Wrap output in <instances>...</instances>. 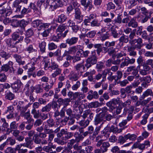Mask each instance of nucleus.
<instances>
[{"mask_svg": "<svg viewBox=\"0 0 153 153\" xmlns=\"http://www.w3.org/2000/svg\"><path fill=\"white\" fill-rule=\"evenodd\" d=\"M70 101V100L69 98H65L63 99L60 98L58 99L57 102L60 105L64 104L65 106L68 105Z\"/></svg>", "mask_w": 153, "mask_h": 153, "instance_id": "26", "label": "nucleus"}, {"mask_svg": "<svg viewBox=\"0 0 153 153\" xmlns=\"http://www.w3.org/2000/svg\"><path fill=\"white\" fill-rule=\"evenodd\" d=\"M25 140L26 143H23L24 144L25 147L31 149V146L32 145V140L31 138L29 137H27L25 138Z\"/></svg>", "mask_w": 153, "mask_h": 153, "instance_id": "29", "label": "nucleus"}, {"mask_svg": "<svg viewBox=\"0 0 153 153\" xmlns=\"http://www.w3.org/2000/svg\"><path fill=\"white\" fill-rule=\"evenodd\" d=\"M109 128V132H112L114 133H120L123 130L122 128L118 129L117 127H115L114 126H112Z\"/></svg>", "mask_w": 153, "mask_h": 153, "instance_id": "35", "label": "nucleus"}, {"mask_svg": "<svg viewBox=\"0 0 153 153\" xmlns=\"http://www.w3.org/2000/svg\"><path fill=\"white\" fill-rule=\"evenodd\" d=\"M137 137V136L134 134H125L123 136H120L118 140V143L121 145L124 143L128 139L131 140H135Z\"/></svg>", "mask_w": 153, "mask_h": 153, "instance_id": "2", "label": "nucleus"}, {"mask_svg": "<svg viewBox=\"0 0 153 153\" xmlns=\"http://www.w3.org/2000/svg\"><path fill=\"white\" fill-rule=\"evenodd\" d=\"M31 88L34 90V89L36 93L39 94L41 92H42L43 91V89L41 87V85L40 84H38L36 85L35 87L33 86H31Z\"/></svg>", "mask_w": 153, "mask_h": 153, "instance_id": "36", "label": "nucleus"}, {"mask_svg": "<svg viewBox=\"0 0 153 153\" xmlns=\"http://www.w3.org/2000/svg\"><path fill=\"white\" fill-rule=\"evenodd\" d=\"M11 13V12L9 10H0V20L4 19L7 16H9Z\"/></svg>", "mask_w": 153, "mask_h": 153, "instance_id": "15", "label": "nucleus"}, {"mask_svg": "<svg viewBox=\"0 0 153 153\" xmlns=\"http://www.w3.org/2000/svg\"><path fill=\"white\" fill-rule=\"evenodd\" d=\"M114 2L117 7L118 9H122L123 0H114Z\"/></svg>", "mask_w": 153, "mask_h": 153, "instance_id": "49", "label": "nucleus"}, {"mask_svg": "<svg viewBox=\"0 0 153 153\" xmlns=\"http://www.w3.org/2000/svg\"><path fill=\"white\" fill-rule=\"evenodd\" d=\"M67 19V16L64 14H62L58 16L57 21L58 22L62 23L65 21Z\"/></svg>", "mask_w": 153, "mask_h": 153, "instance_id": "31", "label": "nucleus"}, {"mask_svg": "<svg viewBox=\"0 0 153 153\" xmlns=\"http://www.w3.org/2000/svg\"><path fill=\"white\" fill-rule=\"evenodd\" d=\"M54 141L55 142L59 144L62 145L65 144L67 143V141H65L64 139L61 140L58 138H56L54 139Z\"/></svg>", "mask_w": 153, "mask_h": 153, "instance_id": "57", "label": "nucleus"}, {"mask_svg": "<svg viewBox=\"0 0 153 153\" xmlns=\"http://www.w3.org/2000/svg\"><path fill=\"white\" fill-rule=\"evenodd\" d=\"M46 43L45 41H42L39 43V47L40 52L42 53L45 52Z\"/></svg>", "mask_w": 153, "mask_h": 153, "instance_id": "38", "label": "nucleus"}, {"mask_svg": "<svg viewBox=\"0 0 153 153\" xmlns=\"http://www.w3.org/2000/svg\"><path fill=\"white\" fill-rule=\"evenodd\" d=\"M32 25L35 27H37L38 30H41L42 29L48 28L50 24L49 23H42V21L36 20L33 21L32 22Z\"/></svg>", "mask_w": 153, "mask_h": 153, "instance_id": "3", "label": "nucleus"}, {"mask_svg": "<svg viewBox=\"0 0 153 153\" xmlns=\"http://www.w3.org/2000/svg\"><path fill=\"white\" fill-rule=\"evenodd\" d=\"M65 29L66 27L65 26L62 25H59L56 30V33L60 35L63 38L65 37L68 32V30L67 29L65 31L64 33H62V32L65 30Z\"/></svg>", "mask_w": 153, "mask_h": 153, "instance_id": "9", "label": "nucleus"}, {"mask_svg": "<svg viewBox=\"0 0 153 153\" xmlns=\"http://www.w3.org/2000/svg\"><path fill=\"white\" fill-rule=\"evenodd\" d=\"M5 142L7 145H10L11 146L13 145L16 143L15 139L11 137H8Z\"/></svg>", "mask_w": 153, "mask_h": 153, "instance_id": "43", "label": "nucleus"}, {"mask_svg": "<svg viewBox=\"0 0 153 153\" xmlns=\"http://www.w3.org/2000/svg\"><path fill=\"white\" fill-rule=\"evenodd\" d=\"M78 74L73 71H71L68 76V79L71 82L76 81L79 78Z\"/></svg>", "mask_w": 153, "mask_h": 153, "instance_id": "13", "label": "nucleus"}, {"mask_svg": "<svg viewBox=\"0 0 153 153\" xmlns=\"http://www.w3.org/2000/svg\"><path fill=\"white\" fill-rule=\"evenodd\" d=\"M152 94V90L150 89H148L146 90L143 94L142 96L141 97L142 99H143L146 97L149 96H151Z\"/></svg>", "mask_w": 153, "mask_h": 153, "instance_id": "39", "label": "nucleus"}, {"mask_svg": "<svg viewBox=\"0 0 153 153\" xmlns=\"http://www.w3.org/2000/svg\"><path fill=\"white\" fill-rule=\"evenodd\" d=\"M105 116V114L100 112L99 114H97L94 119V124L96 125H97L100 124L101 122L104 121Z\"/></svg>", "mask_w": 153, "mask_h": 153, "instance_id": "6", "label": "nucleus"}, {"mask_svg": "<svg viewBox=\"0 0 153 153\" xmlns=\"http://www.w3.org/2000/svg\"><path fill=\"white\" fill-rule=\"evenodd\" d=\"M68 24L70 27H72V29L74 32L76 33L79 29V26L76 25L74 22L71 20L68 21Z\"/></svg>", "mask_w": 153, "mask_h": 153, "instance_id": "18", "label": "nucleus"}, {"mask_svg": "<svg viewBox=\"0 0 153 153\" xmlns=\"http://www.w3.org/2000/svg\"><path fill=\"white\" fill-rule=\"evenodd\" d=\"M74 68L78 74H81L83 72L85 68V66L82 63L76 64L74 66Z\"/></svg>", "mask_w": 153, "mask_h": 153, "instance_id": "10", "label": "nucleus"}, {"mask_svg": "<svg viewBox=\"0 0 153 153\" xmlns=\"http://www.w3.org/2000/svg\"><path fill=\"white\" fill-rule=\"evenodd\" d=\"M124 61L121 63L120 67L121 68H123L125 66H127L129 64H133L135 61L134 58L130 59L128 57H126L124 58Z\"/></svg>", "mask_w": 153, "mask_h": 153, "instance_id": "8", "label": "nucleus"}, {"mask_svg": "<svg viewBox=\"0 0 153 153\" xmlns=\"http://www.w3.org/2000/svg\"><path fill=\"white\" fill-rule=\"evenodd\" d=\"M129 43L131 45V47L137 50L140 49L144 45V44L143 43V40L141 38L129 40Z\"/></svg>", "mask_w": 153, "mask_h": 153, "instance_id": "1", "label": "nucleus"}, {"mask_svg": "<svg viewBox=\"0 0 153 153\" xmlns=\"http://www.w3.org/2000/svg\"><path fill=\"white\" fill-rule=\"evenodd\" d=\"M117 84H119L121 87L125 86L128 83L127 80L124 79L122 81H119L117 82Z\"/></svg>", "mask_w": 153, "mask_h": 153, "instance_id": "64", "label": "nucleus"}, {"mask_svg": "<svg viewBox=\"0 0 153 153\" xmlns=\"http://www.w3.org/2000/svg\"><path fill=\"white\" fill-rule=\"evenodd\" d=\"M31 114L33 115L35 119H38L39 117L40 114L39 111H36V109H32L31 111Z\"/></svg>", "mask_w": 153, "mask_h": 153, "instance_id": "52", "label": "nucleus"}, {"mask_svg": "<svg viewBox=\"0 0 153 153\" xmlns=\"http://www.w3.org/2000/svg\"><path fill=\"white\" fill-rule=\"evenodd\" d=\"M48 125L49 127H51L55 126V122L54 120L52 118H50L46 122Z\"/></svg>", "mask_w": 153, "mask_h": 153, "instance_id": "59", "label": "nucleus"}, {"mask_svg": "<svg viewBox=\"0 0 153 153\" xmlns=\"http://www.w3.org/2000/svg\"><path fill=\"white\" fill-rule=\"evenodd\" d=\"M54 137V135L53 134H51L49 135L48 140L44 139L42 141L41 140V143L42 145L46 144L48 143V141L49 143H51L53 140Z\"/></svg>", "mask_w": 153, "mask_h": 153, "instance_id": "27", "label": "nucleus"}, {"mask_svg": "<svg viewBox=\"0 0 153 153\" xmlns=\"http://www.w3.org/2000/svg\"><path fill=\"white\" fill-rule=\"evenodd\" d=\"M22 83L21 81L17 79L15 82L11 84V86L15 92L17 91L20 88Z\"/></svg>", "mask_w": 153, "mask_h": 153, "instance_id": "12", "label": "nucleus"}, {"mask_svg": "<svg viewBox=\"0 0 153 153\" xmlns=\"http://www.w3.org/2000/svg\"><path fill=\"white\" fill-rule=\"evenodd\" d=\"M115 49L113 47H108V53L109 56H113L116 53Z\"/></svg>", "mask_w": 153, "mask_h": 153, "instance_id": "56", "label": "nucleus"}, {"mask_svg": "<svg viewBox=\"0 0 153 153\" xmlns=\"http://www.w3.org/2000/svg\"><path fill=\"white\" fill-rule=\"evenodd\" d=\"M13 63L11 61H10L6 64L3 65L1 68V71H4L7 72L10 68L11 67H12Z\"/></svg>", "mask_w": 153, "mask_h": 153, "instance_id": "14", "label": "nucleus"}, {"mask_svg": "<svg viewBox=\"0 0 153 153\" xmlns=\"http://www.w3.org/2000/svg\"><path fill=\"white\" fill-rule=\"evenodd\" d=\"M100 25V22L97 19H94L91 22V25L92 27H98Z\"/></svg>", "mask_w": 153, "mask_h": 153, "instance_id": "60", "label": "nucleus"}, {"mask_svg": "<svg viewBox=\"0 0 153 153\" xmlns=\"http://www.w3.org/2000/svg\"><path fill=\"white\" fill-rule=\"evenodd\" d=\"M89 123V121L87 120L85 121L82 120L79 122V124L81 126L84 128L88 126Z\"/></svg>", "mask_w": 153, "mask_h": 153, "instance_id": "62", "label": "nucleus"}, {"mask_svg": "<svg viewBox=\"0 0 153 153\" xmlns=\"http://www.w3.org/2000/svg\"><path fill=\"white\" fill-rule=\"evenodd\" d=\"M104 67V63L102 62H98L96 65V68L98 71H101Z\"/></svg>", "mask_w": 153, "mask_h": 153, "instance_id": "47", "label": "nucleus"}, {"mask_svg": "<svg viewBox=\"0 0 153 153\" xmlns=\"http://www.w3.org/2000/svg\"><path fill=\"white\" fill-rule=\"evenodd\" d=\"M78 50V48L76 46H74L70 47L69 50L67 51L65 50L63 54V56H65L68 54L75 53Z\"/></svg>", "mask_w": 153, "mask_h": 153, "instance_id": "20", "label": "nucleus"}, {"mask_svg": "<svg viewBox=\"0 0 153 153\" xmlns=\"http://www.w3.org/2000/svg\"><path fill=\"white\" fill-rule=\"evenodd\" d=\"M62 134H64V136L63 137V139H64L65 141H67V140L68 139L70 138L73 135V134L71 132H67L64 129L63 131Z\"/></svg>", "mask_w": 153, "mask_h": 153, "instance_id": "28", "label": "nucleus"}, {"mask_svg": "<svg viewBox=\"0 0 153 153\" xmlns=\"http://www.w3.org/2000/svg\"><path fill=\"white\" fill-rule=\"evenodd\" d=\"M140 65H139L137 67V68H136L134 69L132 71V75H134L135 76H136V78H140V79L141 78V77L140 76L139 74H138V70H137V68H140Z\"/></svg>", "mask_w": 153, "mask_h": 153, "instance_id": "55", "label": "nucleus"}, {"mask_svg": "<svg viewBox=\"0 0 153 153\" xmlns=\"http://www.w3.org/2000/svg\"><path fill=\"white\" fill-rule=\"evenodd\" d=\"M0 56L5 60H7L11 57V54L2 51L0 52Z\"/></svg>", "mask_w": 153, "mask_h": 153, "instance_id": "41", "label": "nucleus"}, {"mask_svg": "<svg viewBox=\"0 0 153 153\" xmlns=\"http://www.w3.org/2000/svg\"><path fill=\"white\" fill-rule=\"evenodd\" d=\"M82 51V50L80 49L79 50L76 52V55L73 56V63H75L77 62L80 61L81 60V57L82 53L81 52Z\"/></svg>", "mask_w": 153, "mask_h": 153, "instance_id": "16", "label": "nucleus"}, {"mask_svg": "<svg viewBox=\"0 0 153 153\" xmlns=\"http://www.w3.org/2000/svg\"><path fill=\"white\" fill-rule=\"evenodd\" d=\"M150 68V67L148 65H143V69H140V74L143 76L146 75L147 74V72L149 70Z\"/></svg>", "mask_w": 153, "mask_h": 153, "instance_id": "25", "label": "nucleus"}, {"mask_svg": "<svg viewBox=\"0 0 153 153\" xmlns=\"http://www.w3.org/2000/svg\"><path fill=\"white\" fill-rule=\"evenodd\" d=\"M114 27V26H113L111 27V36L115 38H117L119 37L118 33H117V30Z\"/></svg>", "mask_w": 153, "mask_h": 153, "instance_id": "46", "label": "nucleus"}, {"mask_svg": "<svg viewBox=\"0 0 153 153\" xmlns=\"http://www.w3.org/2000/svg\"><path fill=\"white\" fill-rule=\"evenodd\" d=\"M102 105V104L99 103L98 101L92 102L88 105V107L89 108H96Z\"/></svg>", "mask_w": 153, "mask_h": 153, "instance_id": "37", "label": "nucleus"}, {"mask_svg": "<svg viewBox=\"0 0 153 153\" xmlns=\"http://www.w3.org/2000/svg\"><path fill=\"white\" fill-rule=\"evenodd\" d=\"M122 103V101L120 100V98L117 97L116 98H114L111 101L108 102L106 105L111 109L113 110L117 107V104L120 105Z\"/></svg>", "mask_w": 153, "mask_h": 153, "instance_id": "4", "label": "nucleus"}, {"mask_svg": "<svg viewBox=\"0 0 153 153\" xmlns=\"http://www.w3.org/2000/svg\"><path fill=\"white\" fill-rule=\"evenodd\" d=\"M74 18L77 23L79 24L82 21V16L80 9L77 7L75 9Z\"/></svg>", "mask_w": 153, "mask_h": 153, "instance_id": "7", "label": "nucleus"}, {"mask_svg": "<svg viewBox=\"0 0 153 153\" xmlns=\"http://www.w3.org/2000/svg\"><path fill=\"white\" fill-rule=\"evenodd\" d=\"M29 23V21L25 20L24 19H22L20 21L19 26L22 28H25V27Z\"/></svg>", "mask_w": 153, "mask_h": 153, "instance_id": "54", "label": "nucleus"}, {"mask_svg": "<svg viewBox=\"0 0 153 153\" xmlns=\"http://www.w3.org/2000/svg\"><path fill=\"white\" fill-rule=\"evenodd\" d=\"M92 55L88 57L86 60L91 63L92 65H94L97 63V58L95 52H92Z\"/></svg>", "mask_w": 153, "mask_h": 153, "instance_id": "19", "label": "nucleus"}, {"mask_svg": "<svg viewBox=\"0 0 153 153\" xmlns=\"http://www.w3.org/2000/svg\"><path fill=\"white\" fill-rule=\"evenodd\" d=\"M80 3L85 8L88 7L89 11L92 9L93 7L92 2L91 0H81Z\"/></svg>", "mask_w": 153, "mask_h": 153, "instance_id": "11", "label": "nucleus"}, {"mask_svg": "<svg viewBox=\"0 0 153 153\" xmlns=\"http://www.w3.org/2000/svg\"><path fill=\"white\" fill-rule=\"evenodd\" d=\"M135 49L131 46L128 47L127 50L129 53L130 56H135L137 55V52L134 50Z\"/></svg>", "mask_w": 153, "mask_h": 153, "instance_id": "40", "label": "nucleus"}, {"mask_svg": "<svg viewBox=\"0 0 153 153\" xmlns=\"http://www.w3.org/2000/svg\"><path fill=\"white\" fill-rule=\"evenodd\" d=\"M100 147L104 152H106L108 150V148L109 147L110 145L108 142H104L103 140H100L98 141L96 144V146L97 147Z\"/></svg>", "mask_w": 153, "mask_h": 153, "instance_id": "5", "label": "nucleus"}, {"mask_svg": "<svg viewBox=\"0 0 153 153\" xmlns=\"http://www.w3.org/2000/svg\"><path fill=\"white\" fill-rule=\"evenodd\" d=\"M88 115H89V118L91 120H92L93 118L94 114L93 113L91 112V110L90 109H88L84 111L82 117L83 118H85L87 117Z\"/></svg>", "mask_w": 153, "mask_h": 153, "instance_id": "21", "label": "nucleus"}, {"mask_svg": "<svg viewBox=\"0 0 153 153\" xmlns=\"http://www.w3.org/2000/svg\"><path fill=\"white\" fill-rule=\"evenodd\" d=\"M15 95L10 91H8L5 94V98L10 100H11L15 98Z\"/></svg>", "mask_w": 153, "mask_h": 153, "instance_id": "33", "label": "nucleus"}, {"mask_svg": "<svg viewBox=\"0 0 153 153\" xmlns=\"http://www.w3.org/2000/svg\"><path fill=\"white\" fill-rule=\"evenodd\" d=\"M115 42L112 41L111 42L107 41L105 42V45L108 47H111L114 46L115 44Z\"/></svg>", "mask_w": 153, "mask_h": 153, "instance_id": "63", "label": "nucleus"}, {"mask_svg": "<svg viewBox=\"0 0 153 153\" xmlns=\"http://www.w3.org/2000/svg\"><path fill=\"white\" fill-rule=\"evenodd\" d=\"M119 42H124L125 43H127L128 41V36H125L124 34L120 37L119 39Z\"/></svg>", "mask_w": 153, "mask_h": 153, "instance_id": "45", "label": "nucleus"}, {"mask_svg": "<svg viewBox=\"0 0 153 153\" xmlns=\"http://www.w3.org/2000/svg\"><path fill=\"white\" fill-rule=\"evenodd\" d=\"M51 104L50 103H48L45 106L43 107L41 111L42 112H48L50 111L51 109Z\"/></svg>", "mask_w": 153, "mask_h": 153, "instance_id": "50", "label": "nucleus"}, {"mask_svg": "<svg viewBox=\"0 0 153 153\" xmlns=\"http://www.w3.org/2000/svg\"><path fill=\"white\" fill-rule=\"evenodd\" d=\"M99 96L97 92L96 91H94L91 94H89L87 96V98L89 100H91L93 99H97L98 98Z\"/></svg>", "mask_w": 153, "mask_h": 153, "instance_id": "34", "label": "nucleus"}, {"mask_svg": "<svg viewBox=\"0 0 153 153\" xmlns=\"http://www.w3.org/2000/svg\"><path fill=\"white\" fill-rule=\"evenodd\" d=\"M25 51L29 53H30L33 52H35L37 51V50L33 48L32 45H30L25 48Z\"/></svg>", "mask_w": 153, "mask_h": 153, "instance_id": "42", "label": "nucleus"}, {"mask_svg": "<svg viewBox=\"0 0 153 153\" xmlns=\"http://www.w3.org/2000/svg\"><path fill=\"white\" fill-rule=\"evenodd\" d=\"M109 127L107 126L102 131V133L104 135V136L107 138L109 137L110 134L109 131Z\"/></svg>", "mask_w": 153, "mask_h": 153, "instance_id": "48", "label": "nucleus"}, {"mask_svg": "<svg viewBox=\"0 0 153 153\" xmlns=\"http://www.w3.org/2000/svg\"><path fill=\"white\" fill-rule=\"evenodd\" d=\"M61 36L60 35L57 33L56 36L54 35L51 37V40L54 42H58L59 39L61 38Z\"/></svg>", "mask_w": 153, "mask_h": 153, "instance_id": "58", "label": "nucleus"}, {"mask_svg": "<svg viewBox=\"0 0 153 153\" xmlns=\"http://www.w3.org/2000/svg\"><path fill=\"white\" fill-rule=\"evenodd\" d=\"M63 5V3L62 0H53V1L50 6L51 7H53L54 9H56L58 7H62Z\"/></svg>", "mask_w": 153, "mask_h": 153, "instance_id": "17", "label": "nucleus"}, {"mask_svg": "<svg viewBox=\"0 0 153 153\" xmlns=\"http://www.w3.org/2000/svg\"><path fill=\"white\" fill-rule=\"evenodd\" d=\"M78 37H73L67 39L66 43L70 45H72L76 44L78 42Z\"/></svg>", "mask_w": 153, "mask_h": 153, "instance_id": "22", "label": "nucleus"}, {"mask_svg": "<svg viewBox=\"0 0 153 153\" xmlns=\"http://www.w3.org/2000/svg\"><path fill=\"white\" fill-rule=\"evenodd\" d=\"M136 17H134L131 19L128 23V26L133 28H136L138 26L137 22L136 21Z\"/></svg>", "mask_w": 153, "mask_h": 153, "instance_id": "24", "label": "nucleus"}, {"mask_svg": "<svg viewBox=\"0 0 153 153\" xmlns=\"http://www.w3.org/2000/svg\"><path fill=\"white\" fill-rule=\"evenodd\" d=\"M56 70L51 74V76L53 78H55L57 76L60 74L62 72L61 69L58 68L55 69Z\"/></svg>", "mask_w": 153, "mask_h": 153, "instance_id": "53", "label": "nucleus"}, {"mask_svg": "<svg viewBox=\"0 0 153 153\" xmlns=\"http://www.w3.org/2000/svg\"><path fill=\"white\" fill-rule=\"evenodd\" d=\"M5 42L7 45L9 47L15 48L17 49V47L15 46V43L10 38L6 39Z\"/></svg>", "mask_w": 153, "mask_h": 153, "instance_id": "30", "label": "nucleus"}, {"mask_svg": "<svg viewBox=\"0 0 153 153\" xmlns=\"http://www.w3.org/2000/svg\"><path fill=\"white\" fill-rule=\"evenodd\" d=\"M136 1V0H125V3L126 4H128L129 3L131 4L128 7V9H130L135 5V3Z\"/></svg>", "mask_w": 153, "mask_h": 153, "instance_id": "44", "label": "nucleus"}, {"mask_svg": "<svg viewBox=\"0 0 153 153\" xmlns=\"http://www.w3.org/2000/svg\"><path fill=\"white\" fill-rule=\"evenodd\" d=\"M94 47L97 49L96 51L97 54L99 55L100 53L102 51V45L100 44H96L94 45Z\"/></svg>", "mask_w": 153, "mask_h": 153, "instance_id": "51", "label": "nucleus"}, {"mask_svg": "<svg viewBox=\"0 0 153 153\" xmlns=\"http://www.w3.org/2000/svg\"><path fill=\"white\" fill-rule=\"evenodd\" d=\"M22 117H24L27 120L28 122H30V121H33L34 120L32 119L30 117V115L29 111H27L25 113L22 115H21Z\"/></svg>", "mask_w": 153, "mask_h": 153, "instance_id": "32", "label": "nucleus"}, {"mask_svg": "<svg viewBox=\"0 0 153 153\" xmlns=\"http://www.w3.org/2000/svg\"><path fill=\"white\" fill-rule=\"evenodd\" d=\"M13 57L19 65H23L25 63V61H22V57L20 55L16 53L13 55Z\"/></svg>", "mask_w": 153, "mask_h": 153, "instance_id": "23", "label": "nucleus"}, {"mask_svg": "<svg viewBox=\"0 0 153 153\" xmlns=\"http://www.w3.org/2000/svg\"><path fill=\"white\" fill-rule=\"evenodd\" d=\"M57 45L53 42H51L48 44V48L50 50H53L56 49Z\"/></svg>", "mask_w": 153, "mask_h": 153, "instance_id": "61", "label": "nucleus"}]
</instances>
